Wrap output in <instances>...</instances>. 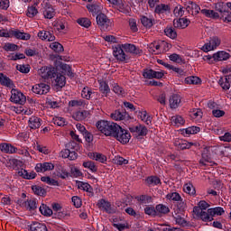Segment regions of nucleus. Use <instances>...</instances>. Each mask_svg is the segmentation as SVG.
<instances>
[{"instance_id":"1","label":"nucleus","mask_w":231,"mask_h":231,"mask_svg":"<svg viewBox=\"0 0 231 231\" xmlns=\"http://www.w3.org/2000/svg\"><path fill=\"white\" fill-rule=\"evenodd\" d=\"M124 50L125 51H126V53H132V55L140 56L143 53V51L136 47V45L134 44L125 43V44L117 45L114 48L113 55L115 59H116V60H118L119 62H125V60H129L127 58V55H125V52H124Z\"/></svg>"},{"instance_id":"2","label":"nucleus","mask_w":231,"mask_h":231,"mask_svg":"<svg viewBox=\"0 0 231 231\" xmlns=\"http://www.w3.org/2000/svg\"><path fill=\"white\" fill-rule=\"evenodd\" d=\"M97 128L100 133L105 134V136H112L115 138L120 125L115 122L101 120L96 124Z\"/></svg>"},{"instance_id":"3","label":"nucleus","mask_w":231,"mask_h":231,"mask_svg":"<svg viewBox=\"0 0 231 231\" xmlns=\"http://www.w3.org/2000/svg\"><path fill=\"white\" fill-rule=\"evenodd\" d=\"M110 116L112 120H115L116 122H123V124H125L131 120V116H129L125 109L123 108L114 111Z\"/></svg>"},{"instance_id":"4","label":"nucleus","mask_w":231,"mask_h":231,"mask_svg":"<svg viewBox=\"0 0 231 231\" xmlns=\"http://www.w3.org/2000/svg\"><path fill=\"white\" fill-rule=\"evenodd\" d=\"M96 21L100 30L103 32H107V30H111V20L105 14L100 13L97 15Z\"/></svg>"},{"instance_id":"5","label":"nucleus","mask_w":231,"mask_h":231,"mask_svg":"<svg viewBox=\"0 0 231 231\" xmlns=\"http://www.w3.org/2000/svg\"><path fill=\"white\" fill-rule=\"evenodd\" d=\"M10 100L11 102H13V104H19L20 106H24V104H26V96H24L23 92L15 88H12Z\"/></svg>"},{"instance_id":"6","label":"nucleus","mask_w":231,"mask_h":231,"mask_svg":"<svg viewBox=\"0 0 231 231\" xmlns=\"http://www.w3.org/2000/svg\"><path fill=\"white\" fill-rule=\"evenodd\" d=\"M114 138H116L117 142H120V143L125 145V143H129V140H131V134L129 133V131L120 126V129H117V132L114 135Z\"/></svg>"},{"instance_id":"7","label":"nucleus","mask_w":231,"mask_h":231,"mask_svg":"<svg viewBox=\"0 0 231 231\" xmlns=\"http://www.w3.org/2000/svg\"><path fill=\"white\" fill-rule=\"evenodd\" d=\"M130 133H132L134 138H140L141 136H147V130L146 126L143 125H137L135 126L129 127Z\"/></svg>"},{"instance_id":"8","label":"nucleus","mask_w":231,"mask_h":231,"mask_svg":"<svg viewBox=\"0 0 231 231\" xmlns=\"http://www.w3.org/2000/svg\"><path fill=\"white\" fill-rule=\"evenodd\" d=\"M57 71V69L55 67H42L40 69V76L43 80H50V79H53L55 77V73Z\"/></svg>"},{"instance_id":"9","label":"nucleus","mask_w":231,"mask_h":231,"mask_svg":"<svg viewBox=\"0 0 231 231\" xmlns=\"http://www.w3.org/2000/svg\"><path fill=\"white\" fill-rule=\"evenodd\" d=\"M163 72L162 71H155L152 69H144L143 70V77L144 79H148L149 80L152 79H163Z\"/></svg>"},{"instance_id":"10","label":"nucleus","mask_w":231,"mask_h":231,"mask_svg":"<svg viewBox=\"0 0 231 231\" xmlns=\"http://www.w3.org/2000/svg\"><path fill=\"white\" fill-rule=\"evenodd\" d=\"M193 212H194V214H196V216H199V217H200V219L205 221V223H208V221H214V217L208 212V209L206 212V211L201 210V208L195 207L193 208Z\"/></svg>"},{"instance_id":"11","label":"nucleus","mask_w":231,"mask_h":231,"mask_svg":"<svg viewBox=\"0 0 231 231\" xmlns=\"http://www.w3.org/2000/svg\"><path fill=\"white\" fill-rule=\"evenodd\" d=\"M122 14H129L131 7L124 4L123 0H107Z\"/></svg>"},{"instance_id":"12","label":"nucleus","mask_w":231,"mask_h":231,"mask_svg":"<svg viewBox=\"0 0 231 231\" xmlns=\"http://www.w3.org/2000/svg\"><path fill=\"white\" fill-rule=\"evenodd\" d=\"M221 44V40L217 36L212 37L208 43H206L202 50L203 51H212V50H216L217 46Z\"/></svg>"},{"instance_id":"13","label":"nucleus","mask_w":231,"mask_h":231,"mask_svg":"<svg viewBox=\"0 0 231 231\" xmlns=\"http://www.w3.org/2000/svg\"><path fill=\"white\" fill-rule=\"evenodd\" d=\"M50 85L45 83L36 84L32 87V91L36 95H47L50 93Z\"/></svg>"},{"instance_id":"14","label":"nucleus","mask_w":231,"mask_h":231,"mask_svg":"<svg viewBox=\"0 0 231 231\" xmlns=\"http://www.w3.org/2000/svg\"><path fill=\"white\" fill-rule=\"evenodd\" d=\"M97 205L98 208H102L106 214H115L116 212V209L111 207V203L104 199H99Z\"/></svg>"},{"instance_id":"15","label":"nucleus","mask_w":231,"mask_h":231,"mask_svg":"<svg viewBox=\"0 0 231 231\" xmlns=\"http://www.w3.org/2000/svg\"><path fill=\"white\" fill-rule=\"evenodd\" d=\"M52 84H54V86L56 88H64L66 86V77L60 73H57L55 72L54 77H52Z\"/></svg>"},{"instance_id":"16","label":"nucleus","mask_w":231,"mask_h":231,"mask_svg":"<svg viewBox=\"0 0 231 231\" xmlns=\"http://www.w3.org/2000/svg\"><path fill=\"white\" fill-rule=\"evenodd\" d=\"M55 165L51 162L37 163L35 166L36 172H46L48 171H53Z\"/></svg>"},{"instance_id":"17","label":"nucleus","mask_w":231,"mask_h":231,"mask_svg":"<svg viewBox=\"0 0 231 231\" xmlns=\"http://www.w3.org/2000/svg\"><path fill=\"white\" fill-rule=\"evenodd\" d=\"M169 104L171 109H178V106L181 105V96L173 94L169 98Z\"/></svg>"},{"instance_id":"18","label":"nucleus","mask_w":231,"mask_h":231,"mask_svg":"<svg viewBox=\"0 0 231 231\" xmlns=\"http://www.w3.org/2000/svg\"><path fill=\"white\" fill-rule=\"evenodd\" d=\"M190 24V20L187 18H179L173 20L174 28H179L180 30H185Z\"/></svg>"},{"instance_id":"19","label":"nucleus","mask_w":231,"mask_h":231,"mask_svg":"<svg viewBox=\"0 0 231 231\" xmlns=\"http://www.w3.org/2000/svg\"><path fill=\"white\" fill-rule=\"evenodd\" d=\"M11 37L20 39L21 41H30L32 36L28 32H23L19 30H11Z\"/></svg>"},{"instance_id":"20","label":"nucleus","mask_w":231,"mask_h":231,"mask_svg":"<svg viewBox=\"0 0 231 231\" xmlns=\"http://www.w3.org/2000/svg\"><path fill=\"white\" fill-rule=\"evenodd\" d=\"M0 84L1 86H5V88H9L10 89H13L15 88V84L13 80L10 79L6 75L0 72Z\"/></svg>"},{"instance_id":"21","label":"nucleus","mask_w":231,"mask_h":231,"mask_svg":"<svg viewBox=\"0 0 231 231\" xmlns=\"http://www.w3.org/2000/svg\"><path fill=\"white\" fill-rule=\"evenodd\" d=\"M186 10L189 14H190V12H191L192 15H198V14H199V12H201V7H199V5H198V4H196L192 1H189Z\"/></svg>"},{"instance_id":"22","label":"nucleus","mask_w":231,"mask_h":231,"mask_svg":"<svg viewBox=\"0 0 231 231\" xmlns=\"http://www.w3.org/2000/svg\"><path fill=\"white\" fill-rule=\"evenodd\" d=\"M38 37L39 39H42V41H48L49 42H53V41H55V35L50 31H40L38 32Z\"/></svg>"},{"instance_id":"23","label":"nucleus","mask_w":231,"mask_h":231,"mask_svg":"<svg viewBox=\"0 0 231 231\" xmlns=\"http://www.w3.org/2000/svg\"><path fill=\"white\" fill-rule=\"evenodd\" d=\"M230 54L225 51H219L213 54V60L219 62L221 60H228Z\"/></svg>"},{"instance_id":"24","label":"nucleus","mask_w":231,"mask_h":231,"mask_svg":"<svg viewBox=\"0 0 231 231\" xmlns=\"http://www.w3.org/2000/svg\"><path fill=\"white\" fill-rule=\"evenodd\" d=\"M0 151L6 154H14L17 152V148L10 143H4L0 144Z\"/></svg>"},{"instance_id":"25","label":"nucleus","mask_w":231,"mask_h":231,"mask_svg":"<svg viewBox=\"0 0 231 231\" xmlns=\"http://www.w3.org/2000/svg\"><path fill=\"white\" fill-rule=\"evenodd\" d=\"M218 84L219 86H221L224 91H228L231 86V75H227L224 78H220V79L218 80Z\"/></svg>"},{"instance_id":"26","label":"nucleus","mask_w":231,"mask_h":231,"mask_svg":"<svg viewBox=\"0 0 231 231\" xmlns=\"http://www.w3.org/2000/svg\"><path fill=\"white\" fill-rule=\"evenodd\" d=\"M56 171L58 177L61 178V180H66V178H69V176H71V173H69V171H68V170H66L64 166L60 164L56 165Z\"/></svg>"},{"instance_id":"27","label":"nucleus","mask_w":231,"mask_h":231,"mask_svg":"<svg viewBox=\"0 0 231 231\" xmlns=\"http://www.w3.org/2000/svg\"><path fill=\"white\" fill-rule=\"evenodd\" d=\"M89 111L83 110V111H77L72 115V118L77 120V122H84L86 118L89 116Z\"/></svg>"},{"instance_id":"28","label":"nucleus","mask_w":231,"mask_h":231,"mask_svg":"<svg viewBox=\"0 0 231 231\" xmlns=\"http://www.w3.org/2000/svg\"><path fill=\"white\" fill-rule=\"evenodd\" d=\"M29 227L30 231H48L46 224L41 222H32Z\"/></svg>"},{"instance_id":"29","label":"nucleus","mask_w":231,"mask_h":231,"mask_svg":"<svg viewBox=\"0 0 231 231\" xmlns=\"http://www.w3.org/2000/svg\"><path fill=\"white\" fill-rule=\"evenodd\" d=\"M171 14V5L165 4H160L155 6V14Z\"/></svg>"},{"instance_id":"30","label":"nucleus","mask_w":231,"mask_h":231,"mask_svg":"<svg viewBox=\"0 0 231 231\" xmlns=\"http://www.w3.org/2000/svg\"><path fill=\"white\" fill-rule=\"evenodd\" d=\"M41 122H42V119L37 117V116H32L29 119V127L31 129H39L41 127Z\"/></svg>"},{"instance_id":"31","label":"nucleus","mask_w":231,"mask_h":231,"mask_svg":"<svg viewBox=\"0 0 231 231\" xmlns=\"http://www.w3.org/2000/svg\"><path fill=\"white\" fill-rule=\"evenodd\" d=\"M200 13L205 17H209L210 19H219V13L215 12L214 10L210 9H200Z\"/></svg>"},{"instance_id":"32","label":"nucleus","mask_w":231,"mask_h":231,"mask_svg":"<svg viewBox=\"0 0 231 231\" xmlns=\"http://www.w3.org/2000/svg\"><path fill=\"white\" fill-rule=\"evenodd\" d=\"M55 9L51 5H46L43 10L45 19H53L55 17Z\"/></svg>"},{"instance_id":"33","label":"nucleus","mask_w":231,"mask_h":231,"mask_svg":"<svg viewBox=\"0 0 231 231\" xmlns=\"http://www.w3.org/2000/svg\"><path fill=\"white\" fill-rule=\"evenodd\" d=\"M155 210H156L157 216H159V217L163 216L165 214H169V212H171V208H169V207H167L163 204H158L155 207Z\"/></svg>"},{"instance_id":"34","label":"nucleus","mask_w":231,"mask_h":231,"mask_svg":"<svg viewBox=\"0 0 231 231\" xmlns=\"http://www.w3.org/2000/svg\"><path fill=\"white\" fill-rule=\"evenodd\" d=\"M99 91L105 95V97H107L109 93H111V88H109V85L105 80H99Z\"/></svg>"},{"instance_id":"35","label":"nucleus","mask_w":231,"mask_h":231,"mask_svg":"<svg viewBox=\"0 0 231 231\" xmlns=\"http://www.w3.org/2000/svg\"><path fill=\"white\" fill-rule=\"evenodd\" d=\"M141 23L144 28L151 29L154 26V19L149 18L147 16H141Z\"/></svg>"},{"instance_id":"36","label":"nucleus","mask_w":231,"mask_h":231,"mask_svg":"<svg viewBox=\"0 0 231 231\" xmlns=\"http://www.w3.org/2000/svg\"><path fill=\"white\" fill-rule=\"evenodd\" d=\"M182 134H184V136H189V134H198V133H199V131H201V128L198 127V126H189L186 129H182Z\"/></svg>"},{"instance_id":"37","label":"nucleus","mask_w":231,"mask_h":231,"mask_svg":"<svg viewBox=\"0 0 231 231\" xmlns=\"http://www.w3.org/2000/svg\"><path fill=\"white\" fill-rule=\"evenodd\" d=\"M61 73L63 76L67 75V77H70V79L75 77V73H73L71 67L68 64H61Z\"/></svg>"},{"instance_id":"38","label":"nucleus","mask_w":231,"mask_h":231,"mask_svg":"<svg viewBox=\"0 0 231 231\" xmlns=\"http://www.w3.org/2000/svg\"><path fill=\"white\" fill-rule=\"evenodd\" d=\"M145 182L147 183L148 187H152L154 185H160L162 180L156 176H150L145 180Z\"/></svg>"},{"instance_id":"39","label":"nucleus","mask_w":231,"mask_h":231,"mask_svg":"<svg viewBox=\"0 0 231 231\" xmlns=\"http://www.w3.org/2000/svg\"><path fill=\"white\" fill-rule=\"evenodd\" d=\"M20 176H23L24 180H34L37 177V173L35 171H31L30 173L26 170H22L19 171Z\"/></svg>"},{"instance_id":"40","label":"nucleus","mask_w":231,"mask_h":231,"mask_svg":"<svg viewBox=\"0 0 231 231\" xmlns=\"http://www.w3.org/2000/svg\"><path fill=\"white\" fill-rule=\"evenodd\" d=\"M40 212L42 216H46V217H50L53 214V210L50 208L46 204H42L40 207Z\"/></svg>"},{"instance_id":"41","label":"nucleus","mask_w":231,"mask_h":231,"mask_svg":"<svg viewBox=\"0 0 231 231\" xmlns=\"http://www.w3.org/2000/svg\"><path fill=\"white\" fill-rule=\"evenodd\" d=\"M23 207H25L27 210H35L37 208V201L31 199L23 202Z\"/></svg>"},{"instance_id":"42","label":"nucleus","mask_w":231,"mask_h":231,"mask_svg":"<svg viewBox=\"0 0 231 231\" xmlns=\"http://www.w3.org/2000/svg\"><path fill=\"white\" fill-rule=\"evenodd\" d=\"M184 84H192L193 86H196L198 84H201V79L196 76L188 77L185 79Z\"/></svg>"},{"instance_id":"43","label":"nucleus","mask_w":231,"mask_h":231,"mask_svg":"<svg viewBox=\"0 0 231 231\" xmlns=\"http://www.w3.org/2000/svg\"><path fill=\"white\" fill-rule=\"evenodd\" d=\"M78 188L81 189V190H85L86 192L89 193V196H95V193H93L90 189H91V185H89V183L88 182H79L78 184Z\"/></svg>"},{"instance_id":"44","label":"nucleus","mask_w":231,"mask_h":231,"mask_svg":"<svg viewBox=\"0 0 231 231\" xmlns=\"http://www.w3.org/2000/svg\"><path fill=\"white\" fill-rule=\"evenodd\" d=\"M137 201H140L142 205H147L152 203V197L149 195H141L136 198Z\"/></svg>"},{"instance_id":"45","label":"nucleus","mask_w":231,"mask_h":231,"mask_svg":"<svg viewBox=\"0 0 231 231\" xmlns=\"http://www.w3.org/2000/svg\"><path fill=\"white\" fill-rule=\"evenodd\" d=\"M164 33L167 37H170V39H176V37H178V32H176V30L172 27H166Z\"/></svg>"},{"instance_id":"46","label":"nucleus","mask_w":231,"mask_h":231,"mask_svg":"<svg viewBox=\"0 0 231 231\" xmlns=\"http://www.w3.org/2000/svg\"><path fill=\"white\" fill-rule=\"evenodd\" d=\"M50 48L52 49L56 53H62V51H64V47L58 42H51L50 44Z\"/></svg>"},{"instance_id":"47","label":"nucleus","mask_w":231,"mask_h":231,"mask_svg":"<svg viewBox=\"0 0 231 231\" xmlns=\"http://www.w3.org/2000/svg\"><path fill=\"white\" fill-rule=\"evenodd\" d=\"M91 95H93V90L89 87H85L82 89L81 97L82 98H86V100L91 99Z\"/></svg>"},{"instance_id":"48","label":"nucleus","mask_w":231,"mask_h":231,"mask_svg":"<svg viewBox=\"0 0 231 231\" xmlns=\"http://www.w3.org/2000/svg\"><path fill=\"white\" fill-rule=\"evenodd\" d=\"M171 120L173 125L180 126L185 124V119L181 116H173Z\"/></svg>"},{"instance_id":"49","label":"nucleus","mask_w":231,"mask_h":231,"mask_svg":"<svg viewBox=\"0 0 231 231\" xmlns=\"http://www.w3.org/2000/svg\"><path fill=\"white\" fill-rule=\"evenodd\" d=\"M113 91L116 95H118V97H125V89L116 83L114 84Z\"/></svg>"},{"instance_id":"50","label":"nucleus","mask_w":231,"mask_h":231,"mask_svg":"<svg viewBox=\"0 0 231 231\" xmlns=\"http://www.w3.org/2000/svg\"><path fill=\"white\" fill-rule=\"evenodd\" d=\"M41 180L43 181V183H47V185H52L54 187H59V181L55 180V179H51L48 176L42 177Z\"/></svg>"},{"instance_id":"51","label":"nucleus","mask_w":231,"mask_h":231,"mask_svg":"<svg viewBox=\"0 0 231 231\" xmlns=\"http://www.w3.org/2000/svg\"><path fill=\"white\" fill-rule=\"evenodd\" d=\"M209 214L214 217V216H223L225 214V209L221 207L209 208L208 209Z\"/></svg>"},{"instance_id":"52","label":"nucleus","mask_w":231,"mask_h":231,"mask_svg":"<svg viewBox=\"0 0 231 231\" xmlns=\"http://www.w3.org/2000/svg\"><path fill=\"white\" fill-rule=\"evenodd\" d=\"M69 106L70 107H84V106H86V101L84 99L70 100Z\"/></svg>"},{"instance_id":"53","label":"nucleus","mask_w":231,"mask_h":231,"mask_svg":"<svg viewBox=\"0 0 231 231\" xmlns=\"http://www.w3.org/2000/svg\"><path fill=\"white\" fill-rule=\"evenodd\" d=\"M92 156L96 162H99L100 163H106L107 162V157L102 153L93 152Z\"/></svg>"},{"instance_id":"54","label":"nucleus","mask_w":231,"mask_h":231,"mask_svg":"<svg viewBox=\"0 0 231 231\" xmlns=\"http://www.w3.org/2000/svg\"><path fill=\"white\" fill-rule=\"evenodd\" d=\"M83 167H85V169H89L91 172H97V171H98V168L97 167V165H95V162L91 161L84 162Z\"/></svg>"},{"instance_id":"55","label":"nucleus","mask_w":231,"mask_h":231,"mask_svg":"<svg viewBox=\"0 0 231 231\" xmlns=\"http://www.w3.org/2000/svg\"><path fill=\"white\" fill-rule=\"evenodd\" d=\"M39 14V10H37V7L35 5L29 6L27 9L26 15L27 17L33 18L35 15Z\"/></svg>"},{"instance_id":"56","label":"nucleus","mask_w":231,"mask_h":231,"mask_svg":"<svg viewBox=\"0 0 231 231\" xmlns=\"http://www.w3.org/2000/svg\"><path fill=\"white\" fill-rule=\"evenodd\" d=\"M194 145L193 143H189V141H181L178 144V149L180 151H185L186 149H190Z\"/></svg>"},{"instance_id":"57","label":"nucleus","mask_w":231,"mask_h":231,"mask_svg":"<svg viewBox=\"0 0 231 231\" xmlns=\"http://www.w3.org/2000/svg\"><path fill=\"white\" fill-rule=\"evenodd\" d=\"M167 199L171 201H181V196L178 192H172L166 195Z\"/></svg>"},{"instance_id":"58","label":"nucleus","mask_w":231,"mask_h":231,"mask_svg":"<svg viewBox=\"0 0 231 231\" xmlns=\"http://www.w3.org/2000/svg\"><path fill=\"white\" fill-rule=\"evenodd\" d=\"M184 192L186 194H189L190 196H194L196 194V189H194V186L192 184H185L183 187Z\"/></svg>"},{"instance_id":"59","label":"nucleus","mask_w":231,"mask_h":231,"mask_svg":"<svg viewBox=\"0 0 231 231\" xmlns=\"http://www.w3.org/2000/svg\"><path fill=\"white\" fill-rule=\"evenodd\" d=\"M173 15H175V17H183V15H185V10H183V6H176L173 10Z\"/></svg>"},{"instance_id":"60","label":"nucleus","mask_w":231,"mask_h":231,"mask_svg":"<svg viewBox=\"0 0 231 231\" xmlns=\"http://www.w3.org/2000/svg\"><path fill=\"white\" fill-rule=\"evenodd\" d=\"M32 189L37 196H46V189L40 186H32Z\"/></svg>"},{"instance_id":"61","label":"nucleus","mask_w":231,"mask_h":231,"mask_svg":"<svg viewBox=\"0 0 231 231\" xmlns=\"http://www.w3.org/2000/svg\"><path fill=\"white\" fill-rule=\"evenodd\" d=\"M139 116L143 122H145V124H147V125H149V124H151V116H147V111H143V112L140 111Z\"/></svg>"},{"instance_id":"62","label":"nucleus","mask_w":231,"mask_h":231,"mask_svg":"<svg viewBox=\"0 0 231 231\" xmlns=\"http://www.w3.org/2000/svg\"><path fill=\"white\" fill-rule=\"evenodd\" d=\"M77 23L84 28H89V26H91V21L88 18H79L78 19Z\"/></svg>"},{"instance_id":"63","label":"nucleus","mask_w":231,"mask_h":231,"mask_svg":"<svg viewBox=\"0 0 231 231\" xmlns=\"http://www.w3.org/2000/svg\"><path fill=\"white\" fill-rule=\"evenodd\" d=\"M174 219L177 223V225H180V226H189V223L185 218L181 217L180 215H177V217H174Z\"/></svg>"},{"instance_id":"64","label":"nucleus","mask_w":231,"mask_h":231,"mask_svg":"<svg viewBox=\"0 0 231 231\" xmlns=\"http://www.w3.org/2000/svg\"><path fill=\"white\" fill-rule=\"evenodd\" d=\"M221 19L224 21V23H231V12L224 11Z\"/></svg>"}]
</instances>
